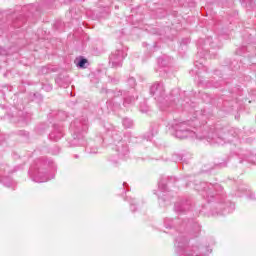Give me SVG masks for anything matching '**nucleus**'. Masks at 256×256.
<instances>
[{"label":"nucleus","instance_id":"nucleus-1","mask_svg":"<svg viewBox=\"0 0 256 256\" xmlns=\"http://www.w3.org/2000/svg\"><path fill=\"white\" fill-rule=\"evenodd\" d=\"M196 191H201L208 203H213L212 215H227L235 209L231 202H225V190L219 183L200 182L195 186Z\"/></svg>","mask_w":256,"mask_h":256},{"label":"nucleus","instance_id":"nucleus-2","mask_svg":"<svg viewBox=\"0 0 256 256\" xmlns=\"http://www.w3.org/2000/svg\"><path fill=\"white\" fill-rule=\"evenodd\" d=\"M238 135L239 133L235 128L215 124L208 128L203 137L212 145H225L227 143H232L234 139H237Z\"/></svg>","mask_w":256,"mask_h":256},{"label":"nucleus","instance_id":"nucleus-3","mask_svg":"<svg viewBox=\"0 0 256 256\" xmlns=\"http://www.w3.org/2000/svg\"><path fill=\"white\" fill-rule=\"evenodd\" d=\"M109 137L112 139V143L114 145V151H116V155L119 159H125L129 157V145L127 143H131V132L123 133L118 130H111L108 132Z\"/></svg>","mask_w":256,"mask_h":256},{"label":"nucleus","instance_id":"nucleus-4","mask_svg":"<svg viewBox=\"0 0 256 256\" xmlns=\"http://www.w3.org/2000/svg\"><path fill=\"white\" fill-rule=\"evenodd\" d=\"M47 167H49V164L43 158L34 162V165L30 167L28 172L34 183H46V181L51 180V178H49V170H47Z\"/></svg>","mask_w":256,"mask_h":256},{"label":"nucleus","instance_id":"nucleus-5","mask_svg":"<svg viewBox=\"0 0 256 256\" xmlns=\"http://www.w3.org/2000/svg\"><path fill=\"white\" fill-rule=\"evenodd\" d=\"M73 130V139L70 141V147H85L87 140H85V133L89 129L87 123H81L80 121H74L70 124Z\"/></svg>","mask_w":256,"mask_h":256},{"label":"nucleus","instance_id":"nucleus-6","mask_svg":"<svg viewBox=\"0 0 256 256\" xmlns=\"http://www.w3.org/2000/svg\"><path fill=\"white\" fill-rule=\"evenodd\" d=\"M176 253L179 256H201L197 246H189V239L185 234H180L175 240Z\"/></svg>","mask_w":256,"mask_h":256},{"label":"nucleus","instance_id":"nucleus-7","mask_svg":"<svg viewBox=\"0 0 256 256\" xmlns=\"http://www.w3.org/2000/svg\"><path fill=\"white\" fill-rule=\"evenodd\" d=\"M169 129L171 135H173L177 139H188V137H197L195 131L189 129V126H187V123L185 122L172 124Z\"/></svg>","mask_w":256,"mask_h":256},{"label":"nucleus","instance_id":"nucleus-8","mask_svg":"<svg viewBox=\"0 0 256 256\" xmlns=\"http://www.w3.org/2000/svg\"><path fill=\"white\" fill-rule=\"evenodd\" d=\"M127 57V52L125 51V47L123 45H118L116 50L113 51L109 56V66L112 69H119L123 67V59Z\"/></svg>","mask_w":256,"mask_h":256},{"label":"nucleus","instance_id":"nucleus-9","mask_svg":"<svg viewBox=\"0 0 256 256\" xmlns=\"http://www.w3.org/2000/svg\"><path fill=\"white\" fill-rule=\"evenodd\" d=\"M150 93L155 99H162V97H165V86L161 82H155L150 87Z\"/></svg>","mask_w":256,"mask_h":256},{"label":"nucleus","instance_id":"nucleus-10","mask_svg":"<svg viewBox=\"0 0 256 256\" xmlns=\"http://www.w3.org/2000/svg\"><path fill=\"white\" fill-rule=\"evenodd\" d=\"M100 92L105 93V95H108L109 100L106 103L109 107H111V104L113 103V101H115V99H117V97L123 96V91L118 90V89L109 90L107 88H102Z\"/></svg>","mask_w":256,"mask_h":256},{"label":"nucleus","instance_id":"nucleus-11","mask_svg":"<svg viewBox=\"0 0 256 256\" xmlns=\"http://www.w3.org/2000/svg\"><path fill=\"white\" fill-rule=\"evenodd\" d=\"M189 209H191V201L188 200L177 202L174 206L176 213H185V211H189Z\"/></svg>","mask_w":256,"mask_h":256},{"label":"nucleus","instance_id":"nucleus-12","mask_svg":"<svg viewBox=\"0 0 256 256\" xmlns=\"http://www.w3.org/2000/svg\"><path fill=\"white\" fill-rule=\"evenodd\" d=\"M63 137V127L55 124L54 130L50 133L49 138L51 141H59Z\"/></svg>","mask_w":256,"mask_h":256},{"label":"nucleus","instance_id":"nucleus-13","mask_svg":"<svg viewBox=\"0 0 256 256\" xmlns=\"http://www.w3.org/2000/svg\"><path fill=\"white\" fill-rule=\"evenodd\" d=\"M56 83L60 86L63 87L64 89H67L69 85H71V80L67 75L60 74L56 79Z\"/></svg>","mask_w":256,"mask_h":256},{"label":"nucleus","instance_id":"nucleus-14","mask_svg":"<svg viewBox=\"0 0 256 256\" xmlns=\"http://www.w3.org/2000/svg\"><path fill=\"white\" fill-rule=\"evenodd\" d=\"M243 161H247V163H251L252 165L256 164V155L251 152H246L241 155L240 157V163H243Z\"/></svg>","mask_w":256,"mask_h":256},{"label":"nucleus","instance_id":"nucleus-15","mask_svg":"<svg viewBox=\"0 0 256 256\" xmlns=\"http://www.w3.org/2000/svg\"><path fill=\"white\" fill-rule=\"evenodd\" d=\"M74 63L76 64L78 69H87V66H86V64L88 63L87 58H84V57L76 58Z\"/></svg>","mask_w":256,"mask_h":256},{"label":"nucleus","instance_id":"nucleus-16","mask_svg":"<svg viewBox=\"0 0 256 256\" xmlns=\"http://www.w3.org/2000/svg\"><path fill=\"white\" fill-rule=\"evenodd\" d=\"M137 99H139V96H128L126 98H124V102L123 105L124 107H129V105H135V101H137Z\"/></svg>","mask_w":256,"mask_h":256},{"label":"nucleus","instance_id":"nucleus-17","mask_svg":"<svg viewBox=\"0 0 256 256\" xmlns=\"http://www.w3.org/2000/svg\"><path fill=\"white\" fill-rule=\"evenodd\" d=\"M25 21L26 19L23 17V14H20V16H16V18L13 20V27H22Z\"/></svg>","mask_w":256,"mask_h":256},{"label":"nucleus","instance_id":"nucleus-18","mask_svg":"<svg viewBox=\"0 0 256 256\" xmlns=\"http://www.w3.org/2000/svg\"><path fill=\"white\" fill-rule=\"evenodd\" d=\"M199 233H201V226L198 223L194 224L193 231L190 232V239H195V237H199Z\"/></svg>","mask_w":256,"mask_h":256},{"label":"nucleus","instance_id":"nucleus-19","mask_svg":"<svg viewBox=\"0 0 256 256\" xmlns=\"http://www.w3.org/2000/svg\"><path fill=\"white\" fill-rule=\"evenodd\" d=\"M19 115H20V120L19 121H22V123L28 124L29 121H31V114L30 113L20 111Z\"/></svg>","mask_w":256,"mask_h":256},{"label":"nucleus","instance_id":"nucleus-20","mask_svg":"<svg viewBox=\"0 0 256 256\" xmlns=\"http://www.w3.org/2000/svg\"><path fill=\"white\" fill-rule=\"evenodd\" d=\"M23 13H30L31 15H33V13H35V11H37V5L35 4H29L27 6H24L22 8Z\"/></svg>","mask_w":256,"mask_h":256},{"label":"nucleus","instance_id":"nucleus-21","mask_svg":"<svg viewBox=\"0 0 256 256\" xmlns=\"http://www.w3.org/2000/svg\"><path fill=\"white\" fill-rule=\"evenodd\" d=\"M169 63H170V60H169V57L167 56L158 58L159 67H169Z\"/></svg>","mask_w":256,"mask_h":256},{"label":"nucleus","instance_id":"nucleus-22","mask_svg":"<svg viewBox=\"0 0 256 256\" xmlns=\"http://www.w3.org/2000/svg\"><path fill=\"white\" fill-rule=\"evenodd\" d=\"M122 125L123 127H125V129H131V127H133V120L129 118H124L122 120Z\"/></svg>","mask_w":256,"mask_h":256},{"label":"nucleus","instance_id":"nucleus-23","mask_svg":"<svg viewBox=\"0 0 256 256\" xmlns=\"http://www.w3.org/2000/svg\"><path fill=\"white\" fill-rule=\"evenodd\" d=\"M140 111L141 113H147L149 111V105H147V101L143 100L140 103Z\"/></svg>","mask_w":256,"mask_h":256},{"label":"nucleus","instance_id":"nucleus-24","mask_svg":"<svg viewBox=\"0 0 256 256\" xmlns=\"http://www.w3.org/2000/svg\"><path fill=\"white\" fill-rule=\"evenodd\" d=\"M172 101L177 107H183V100L179 99V96L174 97Z\"/></svg>","mask_w":256,"mask_h":256},{"label":"nucleus","instance_id":"nucleus-25","mask_svg":"<svg viewBox=\"0 0 256 256\" xmlns=\"http://www.w3.org/2000/svg\"><path fill=\"white\" fill-rule=\"evenodd\" d=\"M57 119H60V121H65V119H67V113L65 111H59L57 114Z\"/></svg>","mask_w":256,"mask_h":256},{"label":"nucleus","instance_id":"nucleus-26","mask_svg":"<svg viewBox=\"0 0 256 256\" xmlns=\"http://www.w3.org/2000/svg\"><path fill=\"white\" fill-rule=\"evenodd\" d=\"M158 189H160V191H162V192L167 191V184H165V182H163V181H160L158 183Z\"/></svg>","mask_w":256,"mask_h":256},{"label":"nucleus","instance_id":"nucleus-27","mask_svg":"<svg viewBox=\"0 0 256 256\" xmlns=\"http://www.w3.org/2000/svg\"><path fill=\"white\" fill-rule=\"evenodd\" d=\"M172 161L175 163H177V161H183V156H181V154H173Z\"/></svg>","mask_w":256,"mask_h":256},{"label":"nucleus","instance_id":"nucleus-28","mask_svg":"<svg viewBox=\"0 0 256 256\" xmlns=\"http://www.w3.org/2000/svg\"><path fill=\"white\" fill-rule=\"evenodd\" d=\"M128 85L130 87H135V85H137L136 81H135V78H129L128 81H127Z\"/></svg>","mask_w":256,"mask_h":256},{"label":"nucleus","instance_id":"nucleus-29","mask_svg":"<svg viewBox=\"0 0 256 256\" xmlns=\"http://www.w3.org/2000/svg\"><path fill=\"white\" fill-rule=\"evenodd\" d=\"M215 167L217 169H223V167H227V161H223V162H221L219 164H216Z\"/></svg>","mask_w":256,"mask_h":256},{"label":"nucleus","instance_id":"nucleus-30","mask_svg":"<svg viewBox=\"0 0 256 256\" xmlns=\"http://www.w3.org/2000/svg\"><path fill=\"white\" fill-rule=\"evenodd\" d=\"M8 178H1V183H3L5 185V187H11V183L7 182Z\"/></svg>","mask_w":256,"mask_h":256},{"label":"nucleus","instance_id":"nucleus-31","mask_svg":"<svg viewBox=\"0 0 256 256\" xmlns=\"http://www.w3.org/2000/svg\"><path fill=\"white\" fill-rule=\"evenodd\" d=\"M110 83H113V85H117V83H119V78H111L110 77Z\"/></svg>","mask_w":256,"mask_h":256},{"label":"nucleus","instance_id":"nucleus-32","mask_svg":"<svg viewBox=\"0 0 256 256\" xmlns=\"http://www.w3.org/2000/svg\"><path fill=\"white\" fill-rule=\"evenodd\" d=\"M130 209L131 211H135V200H130Z\"/></svg>","mask_w":256,"mask_h":256},{"label":"nucleus","instance_id":"nucleus-33","mask_svg":"<svg viewBox=\"0 0 256 256\" xmlns=\"http://www.w3.org/2000/svg\"><path fill=\"white\" fill-rule=\"evenodd\" d=\"M87 153L95 154L97 153V148H91L90 150H87Z\"/></svg>","mask_w":256,"mask_h":256},{"label":"nucleus","instance_id":"nucleus-34","mask_svg":"<svg viewBox=\"0 0 256 256\" xmlns=\"http://www.w3.org/2000/svg\"><path fill=\"white\" fill-rule=\"evenodd\" d=\"M166 229H171L173 226L170 224H167V219L164 221Z\"/></svg>","mask_w":256,"mask_h":256},{"label":"nucleus","instance_id":"nucleus-35","mask_svg":"<svg viewBox=\"0 0 256 256\" xmlns=\"http://www.w3.org/2000/svg\"><path fill=\"white\" fill-rule=\"evenodd\" d=\"M41 72H42V73H48L49 71L47 70L46 67H42Z\"/></svg>","mask_w":256,"mask_h":256},{"label":"nucleus","instance_id":"nucleus-36","mask_svg":"<svg viewBox=\"0 0 256 256\" xmlns=\"http://www.w3.org/2000/svg\"><path fill=\"white\" fill-rule=\"evenodd\" d=\"M182 43H183L184 45H187V43H189V39L182 40Z\"/></svg>","mask_w":256,"mask_h":256},{"label":"nucleus","instance_id":"nucleus-37","mask_svg":"<svg viewBox=\"0 0 256 256\" xmlns=\"http://www.w3.org/2000/svg\"><path fill=\"white\" fill-rule=\"evenodd\" d=\"M110 161H111L112 163H117V160L114 159V158H111Z\"/></svg>","mask_w":256,"mask_h":256},{"label":"nucleus","instance_id":"nucleus-38","mask_svg":"<svg viewBox=\"0 0 256 256\" xmlns=\"http://www.w3.org/2000/svg\"><path fill=\"white\" fill-rule=\"evenodd\" d=\"M171 181H176V179L173 178V177H171V178L169 179L168 183H171Z\"/></svg>","mask_w":256,"mask_h":256},{"label":"nucleus","instance_id":"nucleus-39","mask_svg":"<svg viewBox=\"0 0 256 256\" xmlns=\"http://www.w3.org/2000/svg\"><path fill=\"white\" fill-rule=\"evenodd\" d=\"M249 197H250L251 199H256L255 194H251Z\"/></svg>","mask_w":256,"mask_h":256},{"label":"nucleus","instance_id":"nucleus-40","mask_svg":"<svg viewBox=\"0 0 256 256\" xmlns=\"http://www.w3.org/2000/svg\"><path fill=\"white\" fill-rule=\"evenodd\" d=\"M20 135H27L25 131H20Z\"/></svg>","mask_w":256,"mask_h":256},{"label":"nucleus","instance_id":"nucleus-41","mask_svg":"<svg viewBox=\"0 0 256 256\" xmlns=\"http://www.w3.org/2000/svg\"><path fill=\"white\" fill-rule=\"evenodd\" d=\"M151 139H153V135H151V137H148L147 141H151Z\"/></svg>","mask_w":256,"mask_h":256},{"label":"nucleus","instance_id":"nucleus-42","mask_svg":"<svg viewBox=\"0 0 256 256\" xmlns=\"http://www.w3.org/2000/svg\"><path fill=\"white\" fill-rule=\"evenodd\" d=\"M203 67V64L202 63H200V66L198 67V69H201Z\"/></svg>","mask_w":256,"mask_h":256},{"label":"nucleus","instance_id":"nucleus-43","mask_svg":"<svg viewBox=\"0 0 256 256\" xmlns=\"http://www.w3.org/2000/svg\"><path fill=\"white\" fill-rule=\"evenodd\" d=\"M27 17H28V19H31V16L29 14H27Z\"/></svg>","mask_w":256,"mask_h":256},{"label":"nucleus","instance_id":"nucleus-44","mask_svg":"<svg viewBox=\"0 0 256 256\" xmlns=\"http://www.w3.org/2000/svg\"><path fill=\"white\" fill-rule=\"evenodd\" d=\"M75 158H76V159H79V155H75Z\"/></svg>","mask_w":256,"mask_h":256},{"label":"nucleus","instance_id":"nucleus-45","mask_svg":"<svg viewBox=\"0 0 256 256\" xmlns=\"http://www.w3.org/2000/svg\"><path fill=\"white\" fill-rule=\"evenodd\" d=\"M125 185H127V183H126V182H124V183H123V187H125Z\"/></svg>","mask_w":256,"mask_h":256},{"label":"nucleus","instance_id":"nucleus-46","mask_svg":"<svg viewBox=\"0 0 256 256\" xmlns=\"http://www.w3.org/2000/svg\"><path fill=\"white\" fill-rule=\"evenodd\" d=\"M2 109H5V106L4 105H1Z\"/></svg>","mask_w":256,"mask_h":256},{"label":"nucleus","instance_id":"nucleus-47","mask_svg":"<svg viewBox=\"0 0 256 256\" xmlns=\"http://www.w3.org/2000/svg\"><path fill=\"white\" fill-rule=\"evenodd\" d=\"M61 22H57L55 25H59Z\"/></svg>","mask_w":256,"mask_h":256},{"label":"nucleus","instance_id":"nucleus-48","mask_svg":"<svg viewBox=\"0 0 256 256\" xmlns=\"http://www.w3.org/2000/svg\"><path fill=\"white\" fill-rule=\"evenodd\" d=\"M207 253H211V250L209 251V250H207Z\"/></svg>","mask_w":256,"mask_h":256}]
</instances>
